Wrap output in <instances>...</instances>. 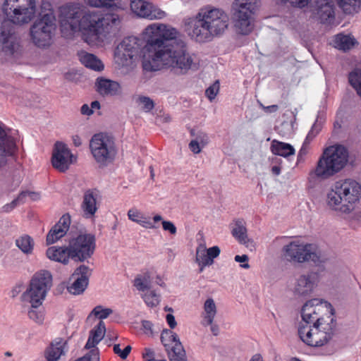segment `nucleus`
Returning a JSON list of instances; mask_svg holds the SVG:
<instances>
[{"label":"nucleus","mask_w":361,"mask_h":361,"mask_svg":"<svg viewBox=\"0 0 361 361\" xmlns=\"http://www.w3.org/2000/svg\"><path fill=\"white\" fill-rule=\"evenodd\" d=\"M90 108L94 111L100 108V104L98 101H94L91 103Z\"/></svg>","instance_id":"60"},{"label":"nucleus","mask_w":361,"mask_h":361,"mask_svg":"<svg viewBox=\"0 0 361 361\" xmlns=\"http://www.w3.org/2000/svg\"><path fill=\"white\" fill-rule=\"evenodd\" d=\"M146 44L142 49V66L147 71L156 59L167 49L179 35L178 30L170 25L154 23L143 30Z\"/></svg>","instance_id":"3"},{"label":"nucleus","mask_w":361,"mask_h":361,"mask_svg":"<svg viewBox=\"0 0 361 361\" xmlns=\"http://www.w3.org/2000/svg\"><path fill=\"white\" fill-rule=\"evenodd\" d=\"M140 295L145 303L150 307H156L160 302V295L154 290H150V288L142 293Z\"/></svg>","instance_id":"38"},{"label":"nucleus","mask_w":361,"mask_h":361,"mask_svg":"<svg viewBox=\"0 0 361 361\" xmlns=\"http://www.w3.org/2000/svg\"><path fill=\"white\" fill-rule=\"evenodd\" d=\"M249 361H264L262 356L260 354L254 355Z\"/></svg>","instance_id":"57"},{"label":"nucleus","mask_w":361,"mask_h":361,"mask_svg":"<svg viewBox=\"0 0 361 361\" xmlns=\"http://www.w3.org/2000/svg\"><path fill=\"white\" fill-rule=\"evenodd\" d=\"M228 16L221 9L207 6L193 18L185 20L186 32L199 42L210 41L223 34L228 28Z\"/></svg>","instance_id":"2"},{"label":"nucleus","mask_w":361,"mask_h":361,"mask_svg":"<svg viewBox=\"0 0 361 361\" xmlns=\"http://www.w3.org/2000/svg\"><path fill=\"white\" fill-rule=\"evenodd\" d=\"M231 234L240 244L243 245L251 251L255 250V243L252 238L248 237L246 224L243 219H236L233 221Z\"/></svg>","instance_id":"22"},{"label":"nucleus","mask_w":361,"mask_h":361,"mask_svg":"<svg viewBox=\"0 0 361 361\" xmlns=\"http://www.w3.org/2000/svg\"><path fill=\"white\" fill-rule=\"evenodd\" d=\"M163 66H167L185 74L189 71H196L200 67V59L197 55L187 51L185 42L176 39L171 46L156 59L147 71H156Z\"/></svg>","instance_id":"4"},{"label":"nucleus","mask_w":361,"mask_h":361,"mask_svg":"<svg viewBox=\"0 0 361 361\" xmlns=\"http://www.w3.org/2000/svg\"><path fill=\"white\" fill-rule=\"evenodd\" d=\"M73 144L75 146L78 147L82 144L81 139L79 136L75 135L73 137Z\"/></svg>","instance_id":"58"},{"label":"nucleus","mask_w":361,"mask_h":361,"mask_svg":"<svg viewBox=\"0 0 361 361\" xmlns=\"http://www.w3.org/2000/svg\"><path fill=\"white\" fill-rule=\"evenodd\" d=\"M130 6L133 13L140 18L157 20L167 16L166 11L145 0H130Z\"/></svg>","instance_id":"17"},{"label":"nucleus","mask_w":361,"mask_h":361,"mask_svg":"<svg viewBox=\"0 0 361 361\" xmlns=\"http://www.w3.org/2000/svg\"><path fill=\"white\" fill-rule=\"evenodd\" d=\"M335 39L334 41V47L335 48H338V35H335Z\"/></svg>","instance_id":"64"},{"label":"nucleus","mask_w":361,"mask_h":361,"mask_svg":"<svg viewBox=\"0 0 361 361\" xmlns=\"http://www.w3.org/2000/svg\"><path fill=\"white\" fill-rule=\"evenodd\" d=\"M197 140L199 141L200 142V145L202 146V147H204L205 145L207 144L208 141H209V138L207 137V135L205 134V133H200L197 137L196 139Z\"/></svg>","instance_id":"55"},{"label":"nucleus","mask_w":361,"mask_h":361,"mask_svg":"<svg viewBox=\"0 0 361 361\" xmlns=\"http://www.w3.org/2000/svg\"><path fill=\"white\" fill-rule=\"evenodd\" d=\"M271 151L274 154L288 158L290 156L295 154V150L294 147L286 142L274 140L271 144Z\"/></svg>","instance_id":"30"},{"label":"nucleus","mask_w":361,"mask_h":361,"mask_svg":"<svg viewBox=\"0 0 361 361\" xmlns=\"http://www.w3.org/2000/svg\"><path fill=\"white\" fill-rule=\"evenodd\" d=\"M138 224L142 226L143 228L148 229H154L157 228V226L151 222L147 218L145 217L144 216H142Z\"/></svg>","instance_id":"52"},{"label":"nucleus","mask_w":361,"mask_h":361,"mask_svg":"<svg viewBox=\"0 0 361 361\" xmlns=\"http://www.w3.org/2000/svg\"><path fill=\"white\" fill-rule=\"evenodd\" d=\"M90 148L94 159L102 166L112 162L117 154L114 138L103 133L92 136Z\"/></svg>","instance_id":"9"},{"label":"nucleus","mask_w":361,"mask_h":361,"mask_svg":"<svg viewBox=\"0 0 361 361\" xmlns=\"http://www.w3.org/2000/svg\"><path fill=\"white\" fill-rule=\"evenodd\" d=\"M97 91L102 96H116L121 93V85L115 80L99 77L96 80Z\"/></svg>","instance_id":"24"},{"label":"nucleus","mask_w":361,"mask_h":361,"mask_svg":"<svg viewBox=\"0 0 361 361\" xmlns=\"http://www.w3.org/2000/svg\"><path fill=\"white\" fill-rule=\"evenodd\" d=\"M217 314V307L212 298H208L204 302L202 312V324L204 326L212 325Z\"/></svg>","instance_id":"26"},{"label":"nucleus","mask_w":361,"mask_h":361,"mask_svg":"<svg viewBox=\"0 0 361 361\" xmlns=\"http://www.w3.org/2000/svg\"><path fill=\"white\" fill-rule=\"evenodd\" d=\"M151 275L149 271L138 274L133 281L135 288L141 293L148 290L151 287Z\"/></svg>","instance_id":"32"},{"label":"nucleus","mask_w":361,"mask_h":361,"mask_svg":"<svg viewBox=\"0 0 361 361\" xmlns=\"http://www.w3.org/2000/svg\"><path fill=\"white\" fill-rule=\"evenodd\" d=\"M337 172H338V145L335 144L324 149L314 171L310 173L308 181L313 182L315 177L326 179Z\"/></svg>","instance_id":"10"},{"label":"nucleus","mask_w":361,"mask_h":361,"mask_svg":"<svg viewBox=\"0 0 361 361\" xmlns=\"http://www.w3.org/2000/svg\"><path fill=\"white\" fill-rule=\"evenodd\" d=\"M132 348L130 345L125 346L123 350H121V344H114L113 346L114 353L123 360L127 358Z\"/></svg>","instance_id":"45"},{"label":"nucleus","mask_w":361,"mask_h":361,"mask_svg":"<svg viewBox=\"0 0 361 361\" xmlns=\"http://www.w3.org/2000/svg\"><path fill=\"white\" fill-rule=\"evenodd\" d=\"M142 40L137 37L124 38L117 46L114 59L121 66H130L135 60L140 56Z\"/></svg>","instance_id":"11"},{"label":"nucleus","mask_w":361,"mask_h":361,"mask_svg":"<svg viewBox=\"0 0 361 361\" xmlns=\"http://www.w3.org/2000/svg\"><path fill=\"white\" fill-rule=\"evenodd\" d=\"M336 317L327 315L314 322L313 326L300 325L298 335L307 345L320 347L326 344L337 331Z\"/></svg>","instance_id":"6"},{"label":"nucleus","mask_w":361,"mask_h":361,"mask_svg":"<svg viewBox=\"0 0 361 361\" xmlns=\"http://www.w3.org/2000/svg\"><path fill=\"white\" fill-rule=\"evenodd\" d=\"M91 269L85 266L80 265L72 275L73 283L68 287V291L73 295H79L84 292L88 285Z\"/></svg>","instance_id":"20"},{"label":"nucleus","mask_w":361,"mask_h":361,"mask_svg":"<svg viewBox=\"0 0 361 361\" xmlns=\"http://www.w3.org/2000/svg\"><path fill=\"white\" fill-rule=\"evenodd\" d=\"M319 281V276L317 272L301 274L295 279L293 291L298 296H309L317 288Z\"/></svg>","instance_id":"19"},{"label":"nucleus","mask_w":361,"mask_h":361,"mask_svg":"<svg viewBox=\"0 0 361 361\" xmlns=\"http://www.w3.org/2000/svg\"><path fill=\"white\" fill-rule=\"evenodd\" d=\"M16 246L25 254H31L34 248V240L28 235H23L16 240Z\"/></svg>","instance_id":"35"},{"label":"nucleus","mask_w":361,"mask_h":361,"mask_svg":"<svg viewBox=\"0 0 361 361\" xmlns=\"http://www.w3.org/2000/svg\"><path fill=\"white\" fill-rule=\"evenodd\" d=\"M340 211L349 212L359 200L361 194V185L355 180H346L340 185Z\"/></svg>","instance_id":"16"},{"label":"nucleus","mask_w":361,"mask_h":361,"mask_svg":"<svg viewBox=\"0 0 361 361\" xmlns=\"http://www.w3.org/2000/svg\"><path fill=\"white\" fill-rule=\"evenodd\" d=\"M189 147L193 153L198 154L201 152V149L202 147L200 145L198 140H194L190 142Z\"/></svg>","instance_id":"53"},{"label":"nucleus","mask_w":361,"mask_h":361,"mask_svg":"<svg viewBox=\"0 0 361 361\" xmlns=\"http://www.w3.org/2000/svg\"><path fill=\"white\" fill-rule=\"evenodd\" d=\"M357 157L354 154H349L347 149L340 145V171L348 164L353 166L356 164Z\"/></svg>","instance_id":"36"},{"label":"nucleus","mask_w":361,"mask_h":361,"mask_svg":"<svg viewBox=\"0 0 361 361\" xmlns=\"http://www.w3.org/2000/svg\"><path fill=\"white\" fill-rule=\"evenodd\" d=\"M112 312L113 310L111 309L98 305L92 310L87 317V319H91L94 317L102 321V319L107 318Z\"/></svg>","instance_id":"39"},{"label":"nucleus","mask_w":361,"mask_h":361,"mask_svg":"<svg viewBox=\"0 0 361 361\" xmlns=\"http://www.w3.org/2000/svg\"><path fill=\"white\" fill-rule=\"evenodd\" d=\"M271 172L276 176H279L281 173V168L278 166H274L271 168Z\"/></svg>","instance_id":"59"},{"label":"nucleus","mask_w":361,"mask_h":361,"mask_svg":"<svg viewBox=\"0 0 361 361\" xmlns=\"http://www.w3.org/2000/svg\"><path fill=\"white\" fill-rule=\"evenodd\" d=\"M234 2L245 3V4L250 3V4H256L257 5V0H235Z\"/></svg>","instance_id":"61"},{"label":"nucleus","mask_w":361,"mask_h":361,"mask_svg":"<svg viewBox=\"0 0 361 361\" xmlns=\"http://www.w3.org/2000/svg\"><path fill=\"white\" fill-rule=\"evenodd\" d=\"M335 315V310L331 303L327 301L313 298L307 301L301 309L302 321L307 325L310 323L317 322L323 316Z\"/></svg>","instance_id":"14"},{"label":"nucleus","mask_w":361,"mask_h":361,"mask_svg":"<svg viewBox=\"0 0 361 361\" xmlns=\"http://www.w3.org/2000/svg\"><path fill=\"white\" fill-rule=\"evenodd\" d=\"M153 221L154 223L162 221V216L159 214H156L153 216Z\"/></svg>","instance_id":"63"},{"label":"nucleus","mask_w":361,"mask_h":361,"mask_svg":"<svg viewBox=\"0 0 361 361\" xmlns=\"http://www.w3.org/2000/svg\"><path fill=\"white\" fill-rule=\"evenodd\" d=\"M76 161L77 157L72 153L66 144L61 142L55 143L51 157V164L54 168L60 172H65Z\"/></svg>","instance_id":"18"},{"label":"nucleus","mask_w":361,"mask_h":361,"mask_svg":"<svg viewBox=\"0 0 361 361\" xmlns=\"http://www.w3.org/2000/svg\"><path fill=\"white\" fill-rule=\"evenodd\" d=\"M233 8V20L236 31L242 35H248L254 27L252 15L256 11L257 5L234 2Z\"/></svg>","instance_id":"13"},{"label":"nucleus","mask_w":361,"mask_h":361,"mask_svg":"<svg viewBox=\"0 0 361 361\" xmlns=\"http://www.w3.org/2000/svg\"><path fill=\"white\" fill-rule=\"evenodd\" d=\"M28 317L37 324H42L44 319V314L42 310H37L31 306V309L28 311Z\"/></svg>","instance_id":"43"},{"label":"nucleus","mask_w":361,"mask_h":361,"mask_svg":"<svg viewBox=\"0 0 361 361\" xmlns=\"http://www.w3.org/2000/svg\"><path fill=\"white\" fill-rule=\"evenodd\" d=\"M127 215H128V219L130 221L135 222L137 224L139 223V221H140V219H142V217L143 216L142 214L141 213V212H140L136 208H132V209H129Z\"/></svg>","instance_id":"47"},{"label":"nucleus","mask_w":361,"mask_h":361,"mask_svg":"<svg viewBox=\"0 0 361 361\" xmlns=\"http://www.w3.org/2000/svg\"><path fill=\"white\" fill-rule=\"evenodd\" d=\"M95 249V238L90 233H80L69 240L68 250L71 258L83 262L90 258Z\"/></svg>","instance_id":"12"},{"label":"nucleus","mask_w":361,"mask_h":361,"mask_svg":"<svg viewBox=\"0 0 361 361\" xmlns=\"http://www.w3.org/2000/svg\"><path fill=\"white\" fill-rule=\"evenodd\" d=\"M361 4V0H340V8L345 14L357 13Z\"/></svg>","instance_id":"37"},{"label":"nucleus","mask_w":361,"mask_h":361,"mask_svg":"<svg viewBox=\"0 0 361 361\" xmlns=\"http://www.w3.org/2000/svg\"><path fill=\"white\" fill-rule=\"evenodd\" d=\"M211 326V331L213 333L214 335L216 336L219 333V328L217 326L210 325Z\"/></svg>","instance_id":"62"},{"label":"nucleus","mask_w":361,"mask_h":361,"mask_svg":"<svg viewBox=\"0 0 361 361\" xmlns=\"http://www.w3.org/2000/svg\"><path fill=\"white\" fill-rule=\"evenodd\" d=\"M78 56L80 62L85 67L97 71H101L104 69L103 63L95 55L82 51L79 53Z\"/></svg>","instance_id":"29"},{"label":"nucleus","mask_w":361,"mask_h":361,"mask_svg":"<svg viewBox=\"0 0 361 361\" xmlns=\"http://www.w3.org/2000/svg\"><path fill=\"white\" fill-rule=\"evenodd\" d=\"M219 91V82L216 81L210 85L205 92L206 96L210 101H212L216 96Z\"/></svg>","instance_id":"46"},{"label":"nucleus","mask_w":361,"mask_h":361,"mask_svg":"<svg viewBox=\"0 0 361 361\" xmlns=\"http://www.w3.org/2000/svg\"><path fill=\"white\" fill-rule=\"evenodd\" d=\"M161 341L169 361H188L186 351L177 334L171 329H164L161 334Z\"/></svg>","instance_id":"15"},{"label":"nucleus","mask_w":361,"mask_h":361,"mask_svg":"<svg viewBox=\"0 0 361 361\" xmlns=\"http://www.w3.org/2000/svg\"><path fill=\"white\" fill-rule=\"evenodd\" d=\"M248 259H249L248 256L246 255L235 256V261L237 262L243 263L240 264V267L243 269H249L250 268V265L247 263Z\"/></svg>","instance_id":"49"},{"label":"nucleus","mask_w":361,"mask_h":361,"mask_svg":"<svg viewBox=\"0 0 361 361\" xmlns=\"http://www.w3.org/2000/svg\"><path fill=\"white\" fill-rule=\"evenodd\" d=\"M81 114L83 115L90 116L93 114V110L87 104H83L81 106Z\"/></svg>","instance_id":"56"},{"label":"nucleus","mask_w":361,"mask_h":361,"mask_svg":"<svg viewBox=\"0 0 361 361\" xmlns=\"http://www.w3.org/2000/svg\"><path fill=\"white\" fill-rule=\"evenodd\" d=\"M40 197L39 194L35 192L25 191L22 192L11 204H6L4 207V211L6 212H11L17 205L23 203L27 198L31 200H37Z\"/></svg>","instance_id":"31"},{"label":"nucleus","mask_w":361,"mask_h":361,"mask_svg":"<svg viewBox=\"0 0 361 361\" xmlns=\"http://www.w3.org/2000/svg\"><path fill=\"white\" fill-rule=\"evenodd\" d=\"M282 251L288 261L298 264L312 262L319 266L327 259L317 244L305 243L300 239L284 245Z\"/></svg>","instance_id":"7"},{"label":"nucleus","mask_w":361,"mask_h":361,"mask_svg":"<svg viewBox=\"0 0 361 361\" xmlns=\"http://www.w3.org/2000/svg\"><path fill=\"white\" fill-rule=\"evenodd\" d=\"M207 250L204 244H200L196 249V262L200 267V271H202L205 267L212 264V260L207 255Z\"/></svg>","instance_id":"34"},{"label":"nucleus","mask_w":361,"mask_h":361,"mask_svg":"<svg viewBox=\"0 0 361 361\" xmlns=\"http://www.w3.org/2000/svg\"><path fill=\"white\" fill-rule=\"evenodd\" d=\"M326 204L329 209L337 211L338 209V184L336 183L334 186L326 192Z\"/></svg>","instance_id":"33"},{"label":"nucleus","mask_w":361,"mask_h":361,"mask_svg":"<svg viewBox=\"0 0 361 361\" xmlns=\"http://www.w3.org/2000/svg\"><path fill=\"white\" fill-rule=\"evenodd\" d=\"M99 191L95 189H89L85 191L81 203L82 215L86 219H91L94 216L98 209L97 200Z\"/></svg>","instance_id":"21"},{"label":"nucleus","mask_w":361,"mask_h":361,"mask_svg":"<svg viewBox=\"0 0 361 361\" xmlns=\"http://www.w3.org/2000/svg\"><path fill=\"white\" fill-rule=\"evenodd\" d=\"M57 28L56 18L52 5L42 1L37 18L30 27L31 42L39 48H47L51 44Z\"/></svg>","instance_id":"5"},{"label":"nucleus","mask_w":361,"mask_h":361,"mask_svg":"<svg viewBox=\"0 0 361 361\" xmlns=\"http://www.w3.org/2000/svg\"><path fill=\"white\" fill-rule=\"evenodd\" d=\"M207 250V255L209 257V259L212 260V264L214 258L217 257L220 254V249L218 246H213Z\"/></svg>","instance_id":"51"},{"label":"nucleus","mask_w":361,"mask_h":361,"mask_svg":"<svg viewBox=\"0 0 361 361\" xmlns=\"http://www.w3.org/2000/svg\"><path fill=\"white\" fill-rule=\"evenodd\" d=\"M166 322H167L168 325L169 326V327L171 329H174L176 326L177 323H176L175 317L173 314H166Z\"/></svg>","instance_id":"54"},{"label":"nucleus","mask_w":361,"mask_h":361,"mask_svg":"<svg viewBox=\"0 0 361 361\" xmlns=\"http://www.w3.org/2000/svg\"><path fill=\"white\" fill-rule=\"evenodd\" d=\"M357 44V42L354 37L340 33V50H350Z\"/></svg>","instance_id":"41"},{"label":"nucleus","mask_w":361,"mask_h":361,"mask_svg":"<svg viewBox=\"0 0 361 361\" xmlns=\"http://www.w3.org/2000/svg\"><path fill=\"white\" fill-rule=\"evenodd\" d=\"M59 20L63 37H71L80 33L90 45H101L116 34L121 19L117 14L100 11L82 13L77 4H68L59 8Z\"/></svg>","instance_id":"1"},{"label":"nucleus","mask_w":361,"mask_h":361,"mask_svg":"<svg viewBox=\"0 0 361 361\" xmlns=\"http://www.w3.org/2000/svg\"><path fill=\"white\" fill-rule=\"evenodd\" d=\"M162 227L164 231H169L171 234H176V227L170 221H162Z\"/></svg>","instance_id":"48"},{"label":"nucleus","mask_w":361,"mask_h":361,"mask_svg":"<svg viewBox=\"0 0 361 361\" xmlns=\"http://www.w3.org/2000/svg\"><path fill=\"white\" fill-rule=\"evenodd\" d=\"M71 225V216L69 214L63 215L58 223L50 230L47 236V243L53 244L59 239L64 236Z\"/></svg>","instance_id":"23"},{"label":"nucleus","mask_w":361,"mask_h":361,"mask_svg":"<svg viewBox=\"0 0 361 361\" xmlns=\"http://www.w3.org/2000/svg\"><path fill=\"white\" fill-rule=\"evenodd\" d=\"M142 327L144 331V333L147 336L153 335V324L151 322L147 320H143L142 322Z\"/></svg>","instance_id":"50"},{"label":"nucleus","mask_w":361,"mask_h":361,"mask_svg":"<svg viewBox=\"0 0 361 361\" xmlns=\"http://www.w3.org/2000/svg\"><path fill=\"white\" fill-rule=\"evenodd\" d=\"M67 348V341L62 339H56L47 348L45 353L48 361H57L65 353Z\"/></svg>","instance_id":"25"},{"label":"nucleus","mask_w":361,"mask_h":361,"mask_svg":"<svg viewBox=\"0 0 361 361\" xmlns=\"http://www.w3.org/2000/svg\"><path fill=\"white\" fill-rule=\"evenodd\" d=\"M135 102L137 106L146 113L151 111L154 107L153 100L149 97L138 95Z\"/></svg>","instance_id":"40"},{"label":"nucleus","mask_w":361,"mask_h":361,"mask_svg":"<svg viewBox=\"0 0 361 361\" xmlns=\"http://www.w3.org/2000/svg\"><path fill=\"white\" fill-rule=\"evenodd\" d=\"M349 82L356 90L358 95L361 97V71H355L349 75Z\"/></svg>","instance_id":"42"},{"label":"nucleus","mask_w":361,"mask_h":361,"mask_svg":"<svg viewBox=\"0 0 361 361\" xmlns=\"http://www.w3.org/2000/svg\"><path fill=\"white\" fill-rule=\"evenodd\" d=\"M84 2L93 8L111 7L115 0H83Z\"/></svg>","instance_id":"44"},{"label":"nucleus","mask_w":361,"mask_h":361,"mask_svg":"<svg viewBox=\"0 0 361 361\" xmlns=\"http://www.w3.org/2000/svg\"><path fill=\"white\" fill-rule=\"evenodd\" d=\"M47 256L51 260L67 264L71 255L68 247H50L47 250Z\"/></svg>","instance_id":"28"},{"label":"nucleus","mask_w":361,"mask_h":361,"mask_svg":"<svg viewBox=\"0 0 361 361\" xmlns=\"http://www.w3.org/2000/svg\"><path fill=\"white\" fill-rule=\"evenodd\" d=\"M322 122L317 120L312 125L310 130L306 136V138L298 152L297 163H300L303 161L304 157L307 154L308 152V145L310 142L316 137V135L319 133L322 129Z\"/></svg>","instance_id":"27"},{"label":"nucleus","mask_w":361,"mask_h":361,"mask_svg":"<svg viewBox=\"0 0 361 361\" xmlns=\"http://www.w3.org/2000/svg\"><path fill=\"white\" fill-rule=\"evenodd\" d=\"M52 286V276L47 270L36 272L30 283L29 287L22 295L23 300L30 303L34 308L42 305L48 291Z\"/></svg>","instance_id":"8"}]
</instances>
